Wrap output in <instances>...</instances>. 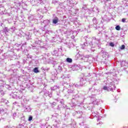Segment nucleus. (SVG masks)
<instances>
[{
	"instance_id": "f257e3e1",
	"label": "nucleus",
	"mask_w": 128,
	"mask_h": 128,
	"mask_svg": "<svg viewBox=\"0 0 128 128\" xmlns=\"http://www.w3.org/2000/svg\"><path fill=\"white\" fill-rule=\"evenodd\" d=\"M114 84H118V80H115L113 82H110L109 83V85L108 86H104L103 87V90H107V92H112V90L116 88V86H114Z\"/></svg>"
},
{
	"instance_id": "f03ea898",
	"label": "nucleus",
	"mask_w": 128,
	"mask_h": 128,
	"mask_svg": "<svg viewBox=\"0 0 128 128\" xmlns=\"http://www.w3.org/2000/svg\"><path fill=\"white\" fill-rule=\"evenodd\" d=\"M68 88H66L64 89L63 92L65 94L66 96H70V94H76V90L72 89V86L70 85V86H68Z\"/></svg>"
},
{
	"instance_id": "7ed1b4c3",
	"label": "nucleus",
	"mask_w": 128,
	"mask_h": 128,
	"mask_svg": "<svg viewBox=\"0 0 128 128\" xmlns=\"http://www.w3.org/2000/svg\"><path fill=\"white\" fill-rule=\"evenodd\" d=\"M4 88H7V90H12V86L8 84H6L5 86H4L2 85L0 86V94L1 96H4L6 94V91L4 89Z\"/></svg>"
},
{
	"instance_id": "20e7f679",
	"label": "nucleus",
	"mask_w": 128,
	"mask_h": 128,
	"mask_svg": "<svg viewBox=\"0 0 128 128\" xmlns=\"http://www.w3.org/2000/svg\"><path fill=\"white\" fill-rule=\"evenodd\" d=\"M92 39L88 38L86 40V42L81 44V48H83V50H86V48H88V46H92Z\"/></svg>"
},
{
	"instance_id": "39448f33",
	"label": "nucleus",
	"mask_w": 128,
	"mask_h": 128,
	"mask_svg": "<svg viewBox=\"0 0 128 128\" xmlns=\"http://www.w3.org/2000/svg\"><path fill=\"white\" fill-rule=\"evenodd\" d=\"M74 2L72 1V0H67L66 2H64V3L62 4V6L63 7L60 6L61 8H68V6H70V4H74Z\"/></svg>"
},
{
	"instance_id": "423d86ee",
	"label": "nucleus",
	"mask_w": 128,
	"mask_h": 128,
	"mask_svg": "<svg viewBox=\"0 0 128 128\" xmlns=\"http://www.w3.org/2000/svg\"><path fill=\"white\" fill-rule=\"evenodd\" d=\"M88 92L89 94H92V96H94L96 94H99L100 92L98 90L95 89L94 88H88Z\"/></svg>"
},
{
	"instance_id": "0eeeda50",
	"label": "nucleus",
	"mask_w": 128,
	"mask_h": 128,
	"mask_svg": "<svg viewBox=\"0 0 128 128\" xmlns=\"http://www.w3.org/2000/svg\"><path fill=\"white\" fill-rule=\"evenodd\" d=\"M78 98H80V96L78 94L72 96V102L73 104L72 105H71L72 108H74V106H76V100H78Z\"/></svg>"
},
{
	"instance_id": "6e6552de",
	"label": "nucleus",
	"mask_w": 128,
	"mask_h": 128,
	"mask_svg": "<svg viewBox=\"0 0 128 128\" xmlns=\"http://www.w3.org/2000/svg\"><path fill=\"white\" fill-rule=\"evenodd\" d=\"M90 100L93 104H98L100 102V100L96 98L94 96H91Z\"/></svg>"
},
{
	"instance_id": "1a4fd4ad",
	"label": "nucleus",
	"mask_w": 128,
	"mask_h": 128,
	"mask_svg": "<svg viewBox=\"0 0 128 128\" xmlns=\"http://www.w3.org/2000/svg\"><path fill=\"white\" fill-rule=\"evenodd\" d=\"M7 110L4 108H0V114L2 116H8V113L6 112Z\"/></svg>"
},
{
	"instance_id": "9d476101",
	"label": "nucleus",
	"mask_w": 128,
	"mask_h": 128,
	"mask_svg": "<svg viewBox=\"0 0 128 128\" xmlns=\"http://www.w3.org/2000/svg\"><path fill=\"white\" fill-rule=\"evenodd\" d=\"M92 24H90V26L91 28H94L96 30L98 28V27L96 26V24H98V21L96 20V18H94L92 19Z\"/></svg>"
},
{
	"instance_id": "9b49d317",
	"label": "nucleus",
	"mask_w": 128,
	"mask_h": 128,
	"mask_svg": "<svg viewBox=\"0 0 128 128\" xmlns=\"http://www.w3.org/2000/svg\"><path fill=\"white\" fill-rule=\"evenodd\" d=\"M62 48L54 50L52 52L53 56H58V54L62 52Z\"/></svg>"
},
{
	"instance_id": "f8f14e48",
	"label": "nucleus",
	"mask_w": 128,
	"mask_h": 128,
	"mask_svg": "<svg viewBox=\"0 0 128 128\" xmlns=\"http://www.w3.org/2000/svg\"><path fill=\"white\" fill-rule=\"evenodd\" d=\"M5 128H28V127H26V125L25 124H19L18 126H17V128H16L14 126L8 127V126H6Z\"/></svg>"
},
{
	"instance_id": "ddd939ff",
	"label": "nucleus",
	"mask_w": 128,
	"mask_h": 128,
	"mask_svg": "<svg viewBox=\"0 0 128 128\" xmlns=\"http://www.w3.org/2000/svg\"><path fill=\"white\" fill-rule=\"evenodd\" d=\"M86 82V78L82 77L80 79V82H79V84L81 86H84Z\"/></svg>"
},
{
	"instance_id": "4468645a",
	"label": "nucleus",
	"mask_w": 128,
	"mask_h": 128,
	"mask_svg": "<svg viewBox=\"0 0 128 128\" xmlns=\"http://www.w3.org/2000/svg\"><path fill=\"white\" fill-rule=\"evenodd\" d=\"M34 42L36 44H43L44 42L41 39L36 38L34 40Z\"/></svg>"
},
{
	"instance_id": "2eb2a0df",
	"label": "nucleus",
	"mask_w": 128,
	"mask_h": 128,
	"mask_svg": "<svg viewBox=\"0 0 128 128\" xmlns=\"http://www.w3.org/2000/svg\"><path fill=\"white\" fill-rule=\"evenodd\" d=\"M92 42H94L95 44H97L98 47L100 46L98 45V44H100V40L96 39V37H92Z\"/></svg>"
},
{
	"instance_id": "dca6fc26",
	"label": "nucleus",
	"mask_w": 128,
	"mask_h": 128,
	"mask_svg": "<svg viewBox=\"0 0 128 128\" xmlns=\"http://www.w3.org/2000/svg\"><path fill=\"white\" fill-rule=\"evenodd\" d=\"M72 70H80V66L76 64L72 66Z\"/></svg>"
},
{
	"instance_id": "f3484780",
	"label": "nucleus",
	"mask_w": 128,
	"mask_h": 128,
	"mask_svg": "<svg viewBox=\"0 0 128 128\" xmlns=\"http://www.w3.org/2000/svg\"><path fill=\"white\" fill-rule=\"evenodd\" d=\"M50 20H46L43 21V22L42 23V26H44V28L46 26H48V24H50Z\"/></svg>"
},
{
	"instance_id": "a211bd4d",
	"label": "nucleus",
	"mask_w": 128,
	"mask_h": 128,
	"mask_svg": "<svg viewBox=\"0 0 128 128\" xmlns=\"http://www.w3.org/2000/svg\"><path fill=\"white\" fill-rule=\"evenodd\" d=\"M62 84L64 86V90L68 88V86H70V84H68L67 82H66L64 81H63L62 82Z\"/></svg>"
},
{
	"instance_id": "6ab92c4d",
	"label": "nucleus",
	"mask_w": 128,
	"mask_h": 128,
	"mask_svg": "<svg viewBox=\"0 0 128 128\" xmlns=\"http://www.w3.org/2000/svg\"><path fill=\"white\" fill-rule=\"evenodd\" d=\"M44 4V2L42 0H36V6H42Z\"/></svg>"
},
{
	"instance_id": "aec40b11",
	"label": "nucleus",
	"mask_w": 128,
	"mask_h": 128,
	"mask_svg": "<svg viewBox=\"0 0 128 128\" xmlns=\"http://www.w3.org/2000/svg\"><path fill=\"white\" fill-rule=\"evenodd\" d=\"M10 96H12V98H18V93L16 92H14L10 94Z\"/></svg>"
},
{
	"instance_id": "412c9836",
	"label": "nucleus",
	"mask_w": 128,
	"mask_h": 128,
	"mask_svg": "<svg viewBox=\"0 0 128 128\" xmlns=\"http://www.w3.org/2000/svg\"><path fill=\"white\" fill-rule=\"evenodd\" d=\"M0 102H2L3 104H5L6 106H8L9 102L8 100H5L4 98H2L0 100Z\"/></svg>"
},
{
	"instance_id": "4be33fe9",
	"label": "nucleus",
	"mask_w": 128,
	"mask_h": 128,
	"mask_svg": "<svg viewBox=\"0 0 128 128\" xmlns=\"http://www.w3.org/2000/svg\"><path fill=\"white\" fill-rule=\"evenodd\" d=\"M24 108H25V112H30V111L32 110V108L30 106H24Z\"/></svg>"
},
{
	"instance_id": "5701e85b",
	"label": "nucleus",
	"mask_w": 128,
	"mask_h": 128,
	"mask_svg": "<svg viewBox=\"0 0 128 128\" xmlns=\"http://www.w3.org/2000/svg\"><path fill=\"white\" fill-rule=\"evenodd\" d=\"M80 86H82L80 84V82L74 83L72 86V88H80Z\"/></svg>"
},
{
	"instance_id": "b1692460",
	"label": "nucleus",
	"mask_w": 128,
	"mask_h": 128,
	"mask_svg": "<svg viewBox=\"0 0 128 128\" xmlns=\"http://www.w3.org/2000/svg\"><path fill=\"white\" fill-rule=\"evenodd\" d=\"M70 12H72V14H78V9H74L72 8L71 9Z\"/></svg>"
},
{
	"instance_id": "393cba45",
	"label": "nucleus",
	"mask_w": 128,
	"mask_h": 128,
	"mask_svg": "<svg viewBox=\"0 0 128 128\" xmlns=\"http://www.w3.org/2000/svg\"><path fill=\"white\" fill-rule=\"evenodd\" d=\"M58 22V18L57 17L55 18L52 20V24H56Z\"/></svg>"
},
{
	"instance_id": "a878e982",
	"label": "nucleus",
	"mask_w": 128,
	"mask_h": 128,
	"mask_svg": "<svg viewBox=\"0 0 128 128\" xmlns=\"http://www.w3.org/2000/svg\"><path fill=\"white\" fill-rule=\"evenodd\" d=\"M121 66H126L128 63L126 62V61H122L120 62Z\"/></svg>"
},
{
	"instance_id": "bb28decb",
	"label": "nucleus",
	"mask_w": 128,
	"mask_h": 128,
	"mask_svg": "<svg viewBox=\"0 0 128 128\" xmlns=\"http://www.w3.org/2000/svg\"><path fill=\"white\" fill-rule=\"evenodd\" d=\"M30 3L32 6H36V0H30Z\"/></svg>"
},
{
	"instance_id": "cd10ccee",
	"label": "nucleus",
	"mask_w": 128,
	"mask_h": 128,
	"mask_svg": "<svg viewBox=\"0 0 128 128\" xmlns=\"http://www.w3.org/2000/svg\"><path fill=\"white\" fill-rule=\"evenodd\" d=\"M58 88H60V87L58 86H54L51 88L50 90H58Z\"/></svg>"
},
{
	"instance_id": "c85d7f7f",
	"label": "nucleus",
	"mask_w": 128,
	"mask_h": 128,
	"mask_svg": "<svg viewBox=\"0 0 128 128\" xmlns=\"http://www.w3.org/2000/svg\"><path fill=\"white\" fill-rule=\"evenodd\" d=\"M33 71L35 74H38V72H40V70H38V68L37 67H36L35 68H34Z\"/></svg>"
},
{
	"instance_id": "c756f323",
	"label": "nucleus",
	"mask_w": 128,
	"mask_h": 128,
	"mask_svg": "<svg viewBox=\"0 0 128 128\" xmlns=\"http://www.w3.org/2000/svg\"><path fill=\"white\" fill-rule=\"evenodd\" d=\"M66 62L69 64H71V62H72V59L70 58H67L66 59Z\"/></svg>"
},
{
	"instance_id": "7c9ffc66",
	"label": "nucleus",
	"mask_w": 128,
	"mask_h": 128,
	"mask_svg": "<svg viewBox=\"0 0 128 128\" xmlns=\"http://www.w3.org/2000/svg\"><path fill=\"white\" fill-rule=\"evenodd\" d=\"M46 94H48V96L50 98H52V93H50L48 92H47V93H45V96H46Z\"/></svg>"
},
{
	"instance_id": "2f4dec72",
	"label": "nucleus",
	"mask_w": 128,
	"mask_h": 128,
	"mask_svg": "<svg viewBox=\"0 0 128 128\" xmlns=\"http://www.w3.org/2000/svg\"><path fill=\"white\" fill-rule=\"evenodd\" d=\"M28 20H30V22H32L34 20V17L33 16H30L28 17Z\"/></svg>"
},
{
	"instance_id": "473e14b6",
	"label": "nucleus",
	"mask_w": 128,
	"mask_h": 128,
	"mask_svg": "<svg viewBox=\"0 0 128 128\" xmlns=\"http://www.w3.org/2000/svg\"><path fill=\"white\" fill-rule=\"evenodd\" d=\"M76 114H78L80 116H81L82 114V112L80 111L76 112Z\"/></svg>"
},
{
	"instance_id": "72a5a7b5",
	"label": "nucleus",
	"mask_w": 128,
	"mask_h": 128,
	"mask_svg": "<svg viewBox=\"0 0 128 128\" xmlns=\"http://www.w3.org/2000/svg\"><path fill=\"white\" fill-rule=\"evenodd\" d=\"M64 78H65L66 80H68L70 78V74L65 75Z\"/></svg>"
},
{
	"instance_id": "f704fd0d",
	"label": "nucleus",
	"mask_w": 128,
	"mask_h": 128,
	"mask_svg": "<svg viewBox=\"0 0 128 128\" xmlns=\"http://www.w3.org/2000/svg\"><path fill=\"white\" fill-rule=\"evenodd\" d=\"M115 28L116 30H120V26L118 25L116 26Z\"/></svg>"
},
{
	"instance_id": "c9c22d12",
	"label": "nucleus",
	"mask_w": 128,
	"mask_h": 128,
	"mask_svg": "<svg viewBox=\"0 0 128 128\" xmlns=\"http://www.w3.org/2000/svg\"><path fill=\"white\" fill-rule=\"evenodd\" d=\"M45 34H52V31L47 30Z\"/></svg>"
},
{
	"instance_id": "e433bc0d",
	"label": "nucleus",
	"mask_w": 128,
	"mask_h": 128,
	"mask_svg": "<svg viewBox=\"0 0 128 128\" xmlns=\"http://www.w3.org/2000/svg\"><path fill=\"white\" fill-rule=\"evenodd\" d=\"M50 106H53L54 107V106H56V103L55 102H50Z\"/></svg>"
},
{
	"instance_id": "4c0bfd02",
	"label": "nucleus",
	"mask_w": 128,
	"mask_h": 128,
	"mask_svg": "<svg viewBox=\"0 0 128 128\" xmlns=\"http://www.w3.org/2000/svg\"><path fill=\"white\" fill-rule=\"evenodd\" d=\"M4 30V32H6H6H8V30H8V28H5Z\"/></svg>"
},
{
	"instance_id": "58836bf2",
	"label": "nucleus",
	"mask_w": 128,
	"mask_h": 128,
	"mask_svg": "<svg viewBox=\"0 0 128 128\" xmlns=\"http://www.w3.org/2000/svg\"><path fill=\"white\" fill-rule=\"evenodd\" d=\"M92 46V44L91 45V46H89V47L91 46L90 50H92V52H94L96 50H94V47Z\"/></svg>"
},
{
	"instance_id": "ea45409f",
	"label": "nucleus",
	"mask_w": 128,
	"mask_h": 128,
	"mask_svg": "<svg viewBox=\"0 0 128 128\" xmlns=\"http://www.w3.org/2000/svg\"><path fill=\"white\" fill-rule=\"evenodd\" d=\"M109 46H112V48H114V42H111L109 44Z\"/></svg>"
},
{
	"instance_id": "a19ab883",
	"label": "nucleus",
	"mask_w": 128,
	"mask_h": 128,
	"mask_svg": "<svg viewBox=\"0 0 128 128\" xmlns=\"http://www.w3.org/2000/svg\"><path fill=\"white\" fill-rule=\"evenodd\" d=\"M44 10H50V7L48 6H46L44 7Z\"/></svg>"
},
{
	"instance_id": "79ce46f5",
	"label": "nucleus",
	"mask_w": 128,
	"mask_h": 128,
	"mask_svg": "<svg viewBox=\"0 0 128 128\" xmlns=\"http://www.w3.org/2000/svg\"><path fill=\"white\" fill-rule=\"evenodd\" d=\"M124 48H126V46L124 45H122L120 48V50H124Z\"/></svg>"
},
{
	"instance_id": "37998d69",
	"label": "nucleus",
	"mask_w": 128,
	"mask_h": 128,
	"mask_svg": "<svg viewBox=\"0 0 128 128\" xmlns=\"http://www.w3.org/2000/svg\"><path fill=\"white\" fill-rule=\"evenodd\" d=\"M28 120L29 122H30V120H32V116H30Z\"/></svg>"
},
{
	"instance_id": "c03bdc74",
	"label": "nucleus",
	"mask_w": 128,
	"mask_h": 128,
	"mask_svg": "<svg viewBox=\"0 0 128 128\" xmlns=\"http://www.w3.org/2000/svg\"><path fill=\"white\" fill-rule=\"evenodd\" d=\"M60 104H64V100H60Z\"/></svg>"
},
{
	"instance_id": "a18cd8bd",
	"label": "nucleus",
	"mask_w": 128,
	"mask_h": 128,
	"mask_svg": "<svg viewBox=\"0 0 128 128\" xmlns=\"http://www.w3.org/2000/svg\"><path fill=\"white\" fill-rule=\"evenodd\" d=\"M28 100H27L26 98H24V102H25V104H26L28 102Z\"/></svg>"
},
{
	"instance_id": "49530a36",
	"label": "nucleus",
	"mask_w": 128,
	"mask_h": 128,
	"mask_svg": "<svg viewBox=\"0 0 128 128\" xmlns=\"http://www.w3.org/2000/svg\"><path fill=\"white\" fill-rule=\"evenodd\" d=\"M16 116V113H14L13 114V118L15 120Z\"/></svg>"
},
{
	"instance_id": "de8ad7c7",
	"label": "nucleus",
	"mask_w": 128,
	"mask_h": 128,
	"mask_svg": "<svg viewBox=\"0 0 128 128\" xmlns=\"http://www.w3.org/2000/svg\"><path fill=\"white\" fill-rule=\"evenodd\" d=\"M58 70H62V68L60 66H58Z\"/></svg>"
},
{
	"instance_id": "09e8293b",
	"label": "nucleus",
	"mask_w": 128,
	"mask_h": 128,
	"mask_svg": "<svg viewBox=\"0 0 128 128\" xmlns=\"http://www.w3.org/2000/svg\"><path fill=\"white\" fill-rule=\"evenodd\" d=\"M122 22H126V18H123L122 20Z\"/></svg>"
},
{
	"instance_id": "8fccbe9b",
	"label": "nucleus",
	"mask_w": 128,
	"mask_h": 128,
	"mask_svg": "<svg viewBox=\"0 0 128 128\" xmlns=\"http://www.w3.org/2000/svg\"><path fill=\"white\" fill-rule=\"evenodd\" d=\"M57 110H60V105L58 106Z\"/></svg>"
},
{
	"instance_id": "3c124183",
	"label": "nucleus",
	"mask_w": 128,
	"mask_h": 128,
	"mask_svg": "<svg viewBox=\"0 0 128 128\" xmlns=\"http://www.w3.org/2000/svg\"><path fill=\"white\" fill-rule=\"evenodd\" d=\"M85 68H88V70H90V66H85Z\"/></svg>"
},
{
	"instance_id": "603ef678",
	"label": "nucleus",
	"mask_w": 128,
	"mask_h": 128,
	"mask_svg": "<svg viewBox=\"0 0 128 128\" xmlns=\"http://www.w3.org/2000/svg\"><path fill=\"white\" fill-rule=\"evenodd\" d=\"M44 18V16H40L39 17V20H42V18Z\"/></svg>"
},
{
	"instance_id": "864d4df0",
	"label": "nucleus",
	"mask_w": 128,
	"mask_h": 128,
	"mask_svg": "<svg viewBox=\"0 0 128 128\" xmlns=\"http://www.w3.org/2000/svg\"><path fill=\"white\" fill-rule=\"evenodd\" d=\"M41 70H46V68H44V67H42V68H41Z\"/></svg>"
},
{
	"instance_id": "5fc2aeb1",
	"label": "nucleus",
	"mask_w": 128,
	"mask_h": 128,
	"mask_svg": "<svg viewBox=\"0 0 128 128\" xmlns=\"http://www.w3.org/2000/svg\"><path fill=\"white\" fill-rule=\"evenodd\" d=\"M82 102H80V104H78V106H80V105H82Z\"/></svg>"
},
{
	"instance_id": "6e6d98bb",
	"label": "nucleus",
	"mask_w": 128,
	"mask_h": 128,
	"mask_svg": "<svg viewBox=\"0 0 128 128\" xmlns=\"http://www.w3.org/2000/svg\"><path fill=\"white\" fill-rule=\"evenodd\" d=\"M35 62H36V64H38V61H35Z\"/></svg>"
},
{
	"instance_id": "4d7b16f0",
	"label": "nucleus",
	"mask_w": 128,
	"mask_h": 128,
	"mask_svg": "<svg viewBox=\"0 0 128 128\" xmlns=\"http://www.w3.org/2000/svg\"><path fill=\"white\" fill-rule=\"evenodd\" d=\"M56 2V1H55V0H54L52 1V2H53L54 4V3Z\"/></svg>"
},
{
	"instance_id": "13d9d810",
	"label": "nucleus",
	"mask_w": 128,
	"mask_h": 128,
	"mask_svg": "<svg viewBox=\"0 0 128 128\" xmlns=\"http://www.w3.org/2000/svg\"><path fill=\"white\" fill-rule=\"evenodd\" d=\"M86 64H89V66H90V64L89 62H87Z\"/></svg>"
},
{
	"instance_id": "bf43d9fd",
	"label": "nucleus",
	"mask_w": 128,
	"mask_h": 128,
	"mask_svg": "<svg viewBox=\"0 0 128 128\" xmlns=\"http://www.w3.org/2000/svg\"><path fill=\"white\" fill-rule=\"evenodd\" d=\"M76 56H80V54H76Z\"/></svg>"
},
{
	"instance_id": "052dcab7",
	"label": "nucleus",
	"mask_w": 128,
	"mask_h": 128,
	"mask_svg": "<svg viewBox=\"0 0 128 128\" xmlns=\"http://www.w3.org/2000/svg\"><path fill=\"white\" fill-rule=\"evenodd\" d=\"M16 104V102L14 103V104Z\"/></svg>"
},
{
	"instance_id": "680f3d73",
	"label": "nucleus",
	"mask_w": 128,
	"mask_h": 128,
	"mask_svg": "<svg viewBox=\"0 0 128 128\" xmlns=\"http://www.w3.org/2000/svg\"><path fill=\"white\" fill-rule=\"evenodd\" d=\"M94 86H96V84L95 83Z\"/></svg>"
},
{
	"instance_id": "e2e57ef3",
	"label": "nucleus",
	"mask_w": 128,
	"mask_h": 128,
	"mask_svg": "<svg viewBox=\"0 0 128 128\" xmlns=\"http://www.w3.org/2000/svg\"><path fill=\"white\" fill-rule=\"evenodd\" d=\"M118 92H120V90H118Z\"/></svg>"
},
{
	"instance_id": "0e129e2a",
	"label": "nucleus",
	"mask_w": 128,
	"mask_h": 128,
	"mask_svg": "<svg viewBox=\"0 0 128 128\" xmlns=\"http://www.w3.org/2000/svg\"><path fill=\"white\" fill-rule=\"evenodd\" d=\"M98 120H100V118H98Z\"/></svg>"
},
{
	"instance_id": "69168bd1",
	"label": "nucleus",
	"mask_w": 128,
	"mask_h": 128,
	"mask_svg": "<svg viewBox=\"0 0 128 128\" xmlns=\"http://www.w3.org/2000/svg\"><path fill=\"white\" fill-rule=\"evenodd\" d=\"M82 8L84 9V7H82Z\"/></svg>"
},
{
	"instance_id": "338daca9",
	"label": "nucleus",
	"mask_w": 128,
	"mask_h": 128,
	"mask_svg": "<svg viewBox=\"0 0 128 128\" xmlns=\"http://www.w3.org/2000/svg\"><path fill=\"white\" fill-rule=\"evenodd\" d=\"M19 98H20V97H18Z\"/></svg>"
},
{
	"instance_id": "774afa93",
	"label": "nucleus",
	"mask_w": 128,
	"mask_h": 128,
	"mask_svg": "<svg viewBox=\"0 0 128 128\" xmlns=\"http://www.w3.org/2000/svg\"><path fill=\"white\" fill-rule=\"evenodd\" d=\"M68 80H70V79H68Z\"/></svg>"
}]
</instances>
